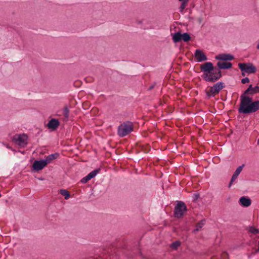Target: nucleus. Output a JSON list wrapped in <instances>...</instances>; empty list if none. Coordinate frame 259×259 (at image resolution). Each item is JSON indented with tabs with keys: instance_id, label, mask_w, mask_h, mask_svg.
Masks as SVG:
<instances>
[{
	"instance_id": "f257e3e1",
	"label": "nucleus",
	"mask_w": 259,
	"mask_h": 259,
	"mask_svg": "<svg viewBox=\"0 0 259 259\" xmlns=\"http://www.w3.org/2000/svg\"><path fill=\"white\" fill-rule=\"evenodd\" d=\"M218 68L213 66L212 63L207 62L200 65V70L203 72L201 77L207 82H215L222 76L221 69H229L232 67V63L227 62H218Z\"/></svg>"
},
{
	"instance_id": "f03ea898",
	"label": "nucleus",
	"mask_w": 259,
	"mask_h": 259,
	"mask_svg": "<svg viewBox=\"0 0 259 259\" xmlns=\"http://www.w3.org/2000/svg\"><path fill=\"white\" fill-rule=\"evenodd\" d=\"M259 110V100L253 101L247 95L241 94L238 112L242 114H250Z\"/></svg>"
},
{
	"instance_id": "7ed1b4c3",
	"label": "nucleus",
	"mask_w": 259,
	"mask_h": 259,
	"mask_svg": "<svg viewBox=\"0 0 259 259\" xmlns=\"http://www.w3.org/2000/svg\"><path fill=\"white\" fill-rule=\"evenodd\" d=\"M133 124L131 121H126L120 124L118 127L117 134L120 137H123L133 131Z\"/></svg>"
},
{
	"instance_id": "20e7f679",
	"label": "nucleus",
	"mask_w": 259,
	"mask_h": 259,
	"mask_svg": "<svg viewBox=\"0 0 259 259\" xmlns=\"http://www.w3.org/2000/svg\"><path fill=\"white\" fill-rule=\"evenodd\" d=\"M187 210L185 203L181 201H177L174 209V216L177 219L181 218L183 216L184 211Z\"/></svg>"
},
{
	"instance_id": "39448f33",
	"label": "nucleus",
	"mask_w": 259,
	"mask_h": 259,
	"mask_svg": "<svg viewBox=\"0 0 259 259\" xmlns=\"http://www.w3.org/2000/svg\"><path fill=\"white\" fill-rule=\"evenodd\" d=\"M238 67L242 72L248 74L254 73L256 71L255 66L251 63H239Z\"/></svg>"
},
{
	"instance_id": "423d86ee",
	"label": "nucleus",
	"mask_w": 259,
	"mask_h": 259,
	"mask_svg": "<svg viewBox=\"0 0 259 259\" xmlns=\"http://www.w3.org/2000/svg\"><path fill=\"white\" fill-rule=\"evenodd\" d=\"M27 136L25 134L16 135L13 138V141L20 146L27 144Z\"/></svg>"
},
{
	"instance_id": "0eeeda50",
	"label": "nucleus",
	"mask_w": 259,
	"mask_h": 259,
	"mask_svg": "<svg viewBox=\"0 0 259 259\" xmlns=\"http://www.w3.org/2000/svg\"><path fill=\"white\" fill-rule=\"evenodd\" d=\"M47 165L44 159L35 160L32 164V170L33 171H38L42 169Z\"/></svg>"
},
{
	"instance_id": "6e6552de",
	"label": "nucleus",
	"mask_w": 259,
	"mask_h": 259,
	"mask_svg": "<svg viewBox=\"0 0 259 259\" xmlns=\"http://www.w3.org/2000/svg\"><path fill=\"white\" fill-rule=\"evenodd\" d=\"M225 85L223 82H218L210 88V92L213 95L219 94Z\"/></svg>"
},
{
	"instance_id": "1a4fd4ad",
	"label": "nucleus",
	"mask_w": 259,
	"mask_h": 259,
	"mask_svg": "<svg viewBox=\"0 0 259 259\" xmlns=\"http://www.w3.org/2000/svg\"><path fill=\"white\" fill-rule=\"evenodd\" d=\"M195 58L197 62H201L207 60L206 55L200 50H196L194 54Z\"/></svg>"
},
{
	"instance_id": "9d476101",
	"label": "nucleus",
	"mask_w": 259,
	"mask_h": 259,
	"mask_svg": "<svg viewBox=\"0 0 259 259\" xmlns=\"http://www.w3.org/2000/svg\"><path fill=\"white\" fill-rule=\"evenodd\" d=\"M259 93V86L256 85L254 87L252 84H250L248 88L242 93L245 95H253Z\"/></svg>"
},
{
	"instance_id": "9b49d317",
	"label": "nucleus",
	"mask_w": 259,
	"mask_h": 259,
	"mask_svg": "<svg viewBox=\"0 0 259 259\" xmlns=\"http://www.w3.org/2000/svg\"><path fill=\"white\" fill-rule=\"evenodd\" d=\"M215 59L220 61H231L234 59L233 55L230 54H221L215 57Z\"/></svg>"
},
{
	"instance_id": "f8f14e48",
	"label": "nucleus",
	"mask_w": 259,
	"mask_h": 259,
	"mask_svg": "<svg viewBox=\"0 0 259 259\" xmlns=\"http://www.w3.org/2000/svg\"><path fill=\"white\" fill-rule=\"evenodd\" d=\"M60 122L57 119L52 118L49 121L47 126L49 129L55 131L58 128Z\"/></svg>"
},
{
	"instance_id": "ddd939ff",
	"label": "nucleus",
	"mask_w": 259,
	"mask_h": 259,
	"mask_svg": "<svg viewBox=\"0 0 259 259\" xmlns=\"http://www.w3.org/2000/svg\"><path fill=\"white\" fill-rule=\"evenodd\" d=\"M239 203L242 206L247 207L251 205V200L249 198L244 196L240 198Z\"/></svg>"
},
{
	"instance_id": "4468645a",
	"label": "nucleus",
	"mask_w": 259,
	"mask_h": 259,
	"mask_svg": "<svg viewBox=\"0 0 259 259\" xmlns=\"http://www.w3.org/2000/svg\"><path fill=\"white\" fill-rule=\"evenodd\" d=\"M59 156V154L58 153H55L50 154L47 156L46 158L44 159V160L46 161L47 164H48L49 163H51L53 160L58 158Z\"/></svg>"
},
{
	"instance_id": "2eb2a0df",
	"label": "nucleus",
	"mask_w": 259,
	"mask_h": 259,
	"mask_svg": "<svg viewBox=\"0 0 259 259\" xmlns=\"http://www.w3.org/2000/svg\"><path fill=\"white\" fill-rule=\"evenodd\" d=\"M244 166V164H242L241 165L239 166L237 168V169H236L235 172H234L231 178H232L235 180L237 179V178L238 177V176L239 175V174H240L241 171L242 170Z\"/></svg>"
},
{
	"instance_id": "dca6fc26",
	"label": "nucleus",
	"mask_w": 259,
	"mask_h": 259,
	"mask_svg": "<svg viewBox=\"0 0 259 259\" xmlns=\"http://www.w3.org/2000/svg\"><path fill=\"white\" fill-rule=\"evenodd\" d=\"M181 32L178 31L172 35V38L174 42L177 43L181 41Z\"/></svg>"
},
{
	"instance_id": "f3484780",
	"label": "nucleus",
	"mask_w": 259,
	"mask_h": 259,
	"mask_svg": "<svg viewBox=\"0 0 259 259\" xmlns=\"http://www.w3.org/2000/svg\"><path fill=\"white\" fill-rule=\"evenodd\" d=\"M206 222L205 219H203L199 221L197 224H196V228L195 229L193 230V232L195 233L196 232H197L200 230V229L202 228V227L204 226Z\"/></svg>"
},
{
	"instance_id": "a211bd4d",
	"label": "nucleus",
	"mask_w": 259,
	"mask_h": 259,
	"mask_svg": "<svg viewBox=\"0 0 259 259\" xmlns=\"http://www.w3.org/2000/svg\"><path fill=\"white\" fill-rule=\"evenodd\" d=\"M60 193L64 196L65 199H68L70 197L69 192L65 189H61L60 190Z\"/></svg>"
},
{
	"instance_id": "6ab92c4d",
	"label": "nucleus",
	"mask_w": 259,
	"mask_h": 259,
	"mask_svg": "<svg viewBox=\"0 0 259 259\" xmlns=\"http://www.w3.org/2000/svg\"><path fill=\"white\" fill-rule=\"evenodd\" d=\"M100 168L96 169L91 172H90L88 175L91 178V179L94 178L100 171Z\"/></svg>"
},
{
	"instance_id": "aec40b11",
	"label": "nucleus",
	"mask_w": 259,
	"mask_h": 259,
	"mask_svg": "<svg viewBox=\"0 0 259 259\" xmlns=\"http://www.w3.org/2000/svg\"><path fill=\"white\" fill-rule=\"evenodd\" d=\"M179 1L182 2L181 5L180 7V11L182 12L184 9L185 8L186 5L189 1V0H179Z\"/></svg>"
},
{
	"instance_id": "412c9836",
	"label": "nucleus",
	"mask_w": 259,
	"mask_h": 259,
	"mask_svg": "<svg viewBox=\"0 0 259 259\" xmlns=\"http://www.w3.org/2000/svg\"><path fill=\"white\" fill-rule=\"evenodd\" d=\"M181 245V242L179 241H176L171 243L170 247L173 249H177Z\"/></svg>"
},
{
	"instance_id": "4be33fe9",
	"label": "nucleus",
	"mask_w": 259,
	"mask_h": 259,
	"mask_svg": "<svg viewBox=\"0 0 259 259\" xmlns=\"http://www.w3.org/2000/svg\"><path fill=\"white\" fill-rule=\"evenodd\" d=\"M191 36L190 35L187 33L185 32L183 33V41L184 42H188L191 40Z\"/></svg>"
},
{
	"instance_id": "5701e85b",
	"label": "nucleus",
	"mask_w": 259,
	"mask_h": 259,
	"mask_svg": "<svg viewBox=\"0 0 259 259\" xmlns=\"http://www.w3.org/2000/svg\"><path fill=\"white\" fill-rule=\"evenodd\" d=\"M249 231L253 234H256L259 233V229L255 228L253 226L249 227Z\"/></svg>"
},
{
	"instance_id": "b1692460",
	"label": "nucleus",
	"mask_w": 259,
	"mask_h": 259,
	"mask_svg": "<svg viewBox=\"0 0 259 259\" xmlns=\"http://www.w3.org/2000/svg\"><path fill=\"white\" fill-rule=\"evenodd\" d=\"M69 110L67 106H65L63 110V114L65 118L68 119L69 117Z\"/></svg>"
},
{
	"instance_id": "393cba45",
	"label": "nucleus",
	"mask_w": 259,
	"mask_h": 259,
	"mask_svg": "<svg viewBox=\"0 0 259 259\" xmlns=\"http://www.w3.org/2000/svg\"><path fill=\"white\" fill-rule=\"evenodd\" d=\"M91 179V178L88 176L87 175V176L84 177V178H83L80 182L82 183H87L89 180H90Z\"/></svg>"
},
{
	"instance_id": "a878e982",
	"label": "nucleus",
	"mask_w": 259,
	"mask_h": 259,
	"mask_svg": "<svg viewBox=\"0 0 259 259\" xmlns=\"http://www.w3.org/2000/svg\"><path fill=\"white\" fill-rule=\"evenodd\" d=\"M229 257V255L227 252H224L222 253L221 255L222 259H228Z\"/></svg>"
},
{
	"instance_id": "bb28decb",
	"label": "nucleus",
	"mask_w": 259,
	"mask_h": 259,
	"mask_svg": "<svg viewBox=\"0 0 259 259\" xmlns=\"http://www.w3.org/2000/svg\"><path fill=\"white\" fill-rule=\"evenodd\" d=\"M200 195L199 193H194L193 195V200L194 201H196L199 197Z\"/></svg>"
},
{
	"instance_id": "cd10ccee",
	"label": "nucleus",
	"mask_w": 259,
	"mask_h": 259,
	"mask_svg": "<svg viewBox=\"0 0 259 259\" xmlns=\"http://www.w3.org/2000/svg\"><path fill=\"white\" fill-rule=\"evenodd\" d=\"M249 82V79L248 77L243 78L241 79V83L245 84Z\"/></svg>"
},
{
	"instance_id": "c85d7f7f",
	"label": "nucleus",
	"mask_w": 259,
	"mask_h": 259,
	"mask_svg": "<svg viewBox=\"0 0 259 259\" xmlns=\"http://www.w3.org/2000/svg\"><path fill=\"white\" fill-rule=\"evenodd\" d=\"M206 94L208 99L214 96L210 92V90L208 91H206Z\"/></svg>"
},
{
	"instance_id": "c756f323",
	"label": "nucleus",
	"mask_w": 259,
	"mask_h": 259,
	"mask_svg": "<svg viewBox=\"0 0 259 259\" xmlns=\"http://www.w3.org/2000/svg\"><path fill=\"white\" fill-rule=\"evenodd\" d=\"M235 180H234L233 179L231 178V181L228 185V187L229 188H230L231 185H232L233 183L234 182Z\"/></svg>"
},
{
	"instance_id": "7c9ffc66",
	"label": "nucleus",
	"mask_w": 259,
	"mask_h": 259,
	"mask_svg": "<svg viewBox=\"0 0 259 259\" xmlns=\"http://www.w3.org/2000/svg\"><path fill=\"white\" fill-rule=\"evenodd\" d=\"M154 87H155V84H153L150 85L148 88V90L149 91L151 90L152 89H153L154 88Z\"/></svg>"
},
{
	"instance_id": "2f4dec72",
	"label": "nucleus",
	"mask_w": 259,
	"mask_h": 259,
	"mask_svg": "<svg viewBox=\"0 0 259 259\" xmlns=\"http://www.w3.org/2000/svg\"><path fill=\"white\" fill-rule=\"evenodd\" d=\"M181 35V36H180V37H181V40H183V33H182L181 32V35Z\"/></svg>"
},
{
	"instance_id": "473e14b6",
	"label": "nucleus",
	"mask_w": 259,
	"mask_h": 259,
	"mask_svg": "<svg viewBox=\"0 0 259 259\" xmlns=\"http://www.w3.org/2000/svg\"><path fill=\"white\" fill-rule=\"evenodd\" d=\"M137 22L138 23V24H142V21H141V20H137Z\"/></svg>"
},
{
	"instance_id": "72a5a7b5",
	"label": "nucleus",
	"mask_w": 259,
	"mask_h": 259,
	"mask_svg": "<svg viewBox=\"0 0 259 259\" xmlns=\"http://www.w3.org/2000/svg\"><path fill=\"white\" fill-rule=\"evenodd\" d=\"M256 49H257V50H259V42H258V44H257V46H256Z\"/></svg>"
},
{
	"instance_id": "f704fd0d",
	"label": "nucleus",
	"mask_w": 259,
	"mask_h": 259,
	"mask_svg": "<svg viewBox=\"0 0 259 259\" xmlns=\"http://www.w3.org/2000/svg\"><path fill=\"white\" fill-rule=\"evenodd\" d=\"M245 72H242V73H241V75H242V76H244L245 75Z\"/></svg>"
},
{
	"instance_id": "c9c22d12",
	"label": "nucleus",
	"mask_w": 259,
	"mask_h": 259,
	"mask_svg": "<svg viewBox=\"0 0 259 259\" xmlns=\"http://www.w3.org/2000/svg\"><path fill=\"white\" fill-rule=\"evenodd\" d=\"M199 23L201 22V18L199 19Z\"/></svg>"
},
{
	"instance_id": "e433bc0d",
	"label": "nucleus",
	"mask_w": 259,
	"mask_h": 259,
	"mask_svg": "<svg viewBox=\"0 0 259 259\" xmlns=\"http://www.w3.org/2000/svg\"><path fill=\"white\" fill-rule=\"evenodd\" d=\"M257 145H259V139L257 140Z\"/></svg>"
},
{
	"instance_id": "4c0bfd02",
	"label": "nucleus",
	"mask_w": 259,
	"mask_h": 259,
	"mask_svg": "<svg viewBox=\"0 0 259 259\" xmlns=\"http://www.w3.org/2000/svg\"><path fill=\"white\" fill-rule=\"evenodd\" d=\"M258 250L259 251V240H258Z\"/></svg>"
}]
</instances>
